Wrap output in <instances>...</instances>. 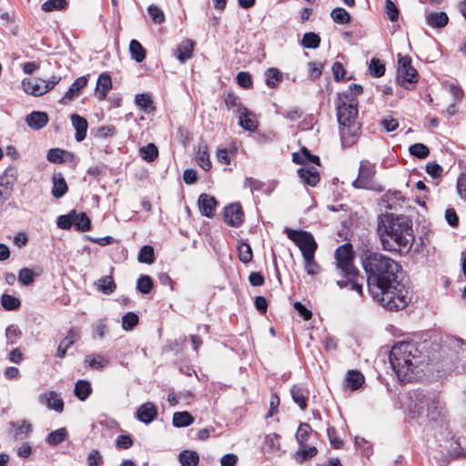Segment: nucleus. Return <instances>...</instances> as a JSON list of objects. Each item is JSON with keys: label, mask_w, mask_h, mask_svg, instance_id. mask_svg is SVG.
<instances>
[{"label": "nucleus", "mask_w": 466, "mask_h": 466, "mask_svg": "<svg viewBox=\"0 0 466 466\" xmlns=\"http://www.w3.org/2000/svg\"><path fill=\"white\" fill-rule=\"evenodd\" d=\"M362 266L369 291L376 302L389 310H400L408 305L409 292L400 279L401 266L397 261L367 250L362 255Z\"/></svg>", "instance_id": "obj_1"}, {"label": "nucleus", "mask_w": 466, "mask_h": 466, "mask_svg": "<svg viewBox=\"0 0 466 466\" xmlns=\"http://www.w3.org/2000/svg\"><path fill=\"white\" fill-rule=\"evenodd\" d=\"M378 233L385 250L408 252L414 240L410 221L407 217L393 214L379 218Z\"/></svg>", "instance_id": "obj_2"}, {"label": "nucleus", "mask_w": 466, "mask_h": 466, "mask_svg": "<svg viewBox=\"0 0 466 466\" xmlns=\"http://www.w3.org/2000/svg\"><path fill=\"white\" fill-rule=\"evenodd\" d=\"M390 363L400 381L406 383L420 376L421 353L414 342L399 341L391 348Z\"/></svg>", "instance_id": "obj_3"}, {"label": "nucleus", "mask_w": 466, "mask_h": 466, "mask_svg": "<svg viewBox=\"0 0 466 466\" xmlns=\"http://www.w3.org/2000/svg\"><path fill=\"white\" fill-rule=\"evenodd\" d=\"M358 99L347 94H338L336 108L340 126L339 133L343 146L350 147L356 143L360 125L358 117Z\"/></svg>", "instance_id": "obj_4"}, {"label": "nucleus", "mask_w": 466, "mask_h": 466, "mask_svg": "<svg viewBox=\"0 0 466 466\" xmlns=\"http://www.w3.org/2000/svg\"><path fill=\"white\" fill-rule=\"evenodd\" d=\"M408 415L417 419L426 415L430 420H435L444 410V403L436 392H423L414 390L409 392L405 401Z\"/></svg>", "instance_id": "obj_5"}, {"label": "nucleus", "mask_w": 466, "mask_h": 466, "mask_svg": "<svg viewBox=\"0 0 466 466\" xmlns=\"http://www.w3.org/2000/svg\"><path fill=\"white\" fill-rule=\"evenodd\" d=\"M448 360L458 372L466 370V342L456 337L447 338Z\"/></svg>", "instance_id": "obj_6"}, {"label": "nucleus", "mask_w": 466, "mask_h": 466, "mask_svg": "<svg viewBox=\"0 0 466 466\" xmlns=\"http://www.w3.org/2000/svg\"><path fill=\"white\" fill-rule=\"evenodd\" d=\"M335 259L337 268L341 270L344 277L351 279L357 276L358 269L353 265V248L350 244L339 246L335 251Z\"/></svg>", "instance_id": "obj_7"}, {"label": "nucleus", "mask_w": 466, "mask_h": 466, "mask_svg": "<svg viewBox=\"0 0 466 466\" xmlns=\"http://www.w3.org/2000/svg\"><path fill=\"white\" fill-rule=\"evenodd\" d=\"M285 233L287 234V237L300 249L302 257L315 255L318 244L311 233L291 228H286Z\"/></svg>", "instance_id": "obj_8"}, {"label": "nucleus", "mask_w": 466, "mask_h": 466, "mask_svg": "<svg viewBox=\"0 0 466 466\" xmlns=\"http://www.w3.org/2000/svg\"><path fill=\"white\" fill-rule=\"evenodd\" d=\"M60 80L61 77L56 76H53L48 81L41 78H25L22 81V87L26 94L39 96L53 89Z\"/></svg>", "instance_id": "obj_9"}, {"label": "nucleus", "mask_w": 466, "mask_h": 466, "mask_svg": "<svg viewBox=\"0 0 466 466\" xmlns=\"http://www.w3.org/2000/svg\"><path fill=\"white\" fill-rule=\"evenodd\" d=\"M375 173V166L368 160H362L360 165L359 176L352 182V186L356 188L376 189L373 181Z\"/></svg>", "instance_id": "obj_10"}, {"label": "nucleus", "mask_w": 466, "mask_h": 466, "mask_svg": "<svg viewBox=\"0 0 466 466\" xmlns=\"http://www.w3.org/2000/svg\"><path fill=\"white\" fill-rule=\"evenodd\" d=\"M397 80L406 88H408L407 84H414L418 81L417 70L411 66V59L408 56H400L398 60Z\"/></svg>", "instance_id": "obj_11"}, {"label": "nucleus", "mask_w": 466, "mask_h": 466, "mask_svg": "<svg viewBox=\"0 0 466 466\" xmlns=\"http://www.w3.org/2000/svg\"><path fill=\"white\" fill-rule=\"evenodd\" d=\"M225 222L234 228H238L244 221V213L239 203H232L225 208Z\"/></svg>", "instance_id": "obj_12"}, {"label": "nucleus", "mask_w": 466, "mask_h": 466, "mask_svg": "<svg viewBox=\"0 0 466 466\" xmlns=\"http://www.w3.org/2000/svg\"><path fill=\"white\" fill-rule=\"evenodd\" d=\"M39 402L57 412H62L64 410V401L55 391H47L41 394L39 396Z\"/></svg>", "instance_id": "obj_13"}, {"label": "nucleus", "mask_w": 466, "mask_h": 466, "mask_svg": "<svg viewBox=\"0 0 466 466\" xmlns=\"http://www.w3.org/2000/svg\"><path fill=\"white\" fill-rule=\"evenodd\" d=\"M198 204L202 215L208 218L214 216L217 208V201L214 197L203 193L198 197Z\"/></svg>", "instance_id": "obj_14"}, {"label": "nucleus", "mask_w": 466, "mask_h": 466, "mask_svg": "<svg viewBox=\"0 0 466 466\" xmlns=\"http://www.w3.org/2000/svg\"><path fill=\"white\" fill-rule=\"evenodd\" d=\"M32 425L25 420L10 423V432L15 440L27 438L32 432Z\"/></svg>", "instance_id": "obj_15"}, {"label": "nucleus", "mask_w": 466, "mask_h": 466, "mask_svg": "<svg viewBox=\"0 0 466 466\" xmlns=\"http://www.w3.org/2000/svg\"><path fill=\"white\" fill-rule=\"evenodd\" d=\"M194 45L195 43L191 39H186L174 50V56L181 64L186 63L193 56Z\"/></svg>", "instance_id": "obj_16"}, {"label": "nucleus", "mask_w": 466, "mask_h": 466, "mask_svg": "<svg viewBox=\"0 0 466 466\" xmlns=\"http://www.w3.org/2000/svg\"><path fill=\"white\" fill-rule=\"evenodd\" d=\"M79 339L80 332L76 329H70L66 338L60 342L57 349L56 356L60 359L65 358L66 355L67 349L71 347Z\"/></svg>", "instance_id": "obj_17"}, {"label": "nucleus", "mask_w": 466, "mask_h": 466, "mask_svg": "<svg viewBox=\"0 0 466 466\" xmlns=\"http://www.w3.org/2000/svg\"><path fill=\"white\" fill-rule=\"evenodd\" d=\"M157 415V410L152 402H147L141 405L137 411V420L146 424L152 422Z\"/></svg>", "instance_id": "obj_18"}, {"label": "nucleus", "mask_w": 466, "mask_h": 466, "mask_svg": "<svg viewBox=\"0 0 466 466\" xmlns=\"http://www.w3.org/2000/svg\"><path fill=\"white\" fill-rule=\"evenodd\" d=\"M301 181L310 187H314L319 181V174L314 167H302L298 170Z\"/></svg>", "instance_id": "obj_19"}, {"label": "nucleus", "mask_w": 466, "mask_h": 466, "mask_svg": "<svg viewBox=\"0 0 466 466\" xmlns=\"http://www.w3.org/2000/svg\"><path fill=\"white\" fill-rule=\"evenodd\" d=\"M71 122L76 129V140L77 142L83 141L86 137L88 127L86 119L77 114H72Z\"/></svg>", "instance_id": "obj_20"}, {"label": "nucleus", "mask_w": 466, "mask_h": 466, "mask_svg": "<svg viewBox=\"0 0 466 466\" xmlns=\"http://www.w3.org/2000/svg\"><path fill=\"white\" fill-rule=\"evenodd\" d=\"M238 125L247 131H255L258 128V121L255 115L248 108L241 111L238 116Z\"/></svg>", "instance_id": "obj_21"}, {"label": "nucleus", "mask_w": 466, "mask_h": 466, "mask_svg": "<svg viewBox=\"0 0 466 466\" xmlns=\"http://www.w3.org/2000/svg\"><path fill=\"white\" fill-rule=\"evenodd\" d=\"M292 159L295 163L302 165L303 167H308L310 163L319 165V157L311 155L306 147L301 148L299 152L293 153Z\"/></svg>", "instance_id": "obj_22"}, {"label": "nucleus", "mask_w": 466, "mask_h": 466, "mask_svg": "<svg viewBox=\"0 0 466 466\" xmlns=\"http://www.w3.org/2000/svg\"><path fill=\"white\" fill-rule=\"evenodd\" d=\"M112 87V80L109 75L101 74L96 81V93L99 100H104Z\"/></svg>", "instance_id": "obj_23"}, {"label": "nucleus", "mask_w": 466, "mask_h": 466, "mask_svg": "<svg viewBox=\"0 0 466 466\" xmlns=\"http://www.w3.org/2000/svg\"><path fill=\"white\" fill-rule=\"evenodd\" d=\"M48 122V116L45 112L34 111L26 116L27 125L35 130L43 128Z\"/></svg>", "instance_id": "obj_24"}, {"label": "nucleus", "mask_w": 466, "mask_h": 466, "mask_svg": "<svg viewBox=\"0 0 466 466\" xmlns=\"http://www.w3.org/2000/svg\"><path fill=\"white\" fill-rule=\"evenodd\" d=\"M449 22V16L445 12H431L426 15V23L432 28H442Z\"/></svg>", "instance_id": "obj_25"}, {"label": "nucleus", "mask_w": 466, "mask_h": 466, "mask_svg": "<svg viewBox=\"0 0 466 466\" xmlns=\"http://www.w3.org/2000/svg\"><path fill=\"white\" fill-rule=\"evenodd\" d=\"M364 381V375L360 371L350 370L347 372L345 383L346 387L350 388L351 390H359L363 385Z\"/></svg>", "instance_id": "obj_26"}, {"label": "nucleus", "mask_w": 466, "mask_h": 466, "mask_svg": "<svg viewBox=\"0 0 466 466\" xmlns=\"http://www.w3.org/2000/svg\"><path fill=\"white\" fill-rule=\"evenodd\" d=\"M52 195L56 198L63 197L67 192V184L61 173H55L52 177Z\"/></svg>", "instance_id": "obj_27"}, {"label": "nucleus", "mask_w": 466, "mask_h": 466, "mask_svg": "<svg viewBox=\"0 0 466 466\" xmlns=\"http://www.w3.org/2000/svg\"><path fill=\"white\" fill-rule=\"evenodd\" d=\"M72 215L74 216V226L76 230L86 232L91 228V220L86 213L77 212L76 210L73 209Z\"/></svg>", "instance_id": "obj_28"}, {"label": "nucleus", "mask_w": 466, "mask_h": 466, "mask_svg": "<svg viewBox=\"0 0 466 466\" xmlns=\"http://www.w3.org/2000/svg\"><path fill=\"white\" fill-rule=\"evenodd\" d=\"M86 84L87 79L86 76H80L76 78L62 97L61 102L64 100L74 99L76 96H78L80 90L84 88L86 86Z\"/></svg>", "instance_id": "obj_29"}, {"label": "nucleus", "mask_w": 466, "mask_h": 466, "mask_svg": "<svg viewBox=\"0 0 466 466\" xmlns=\"http://www.w3.org/2000/svg\"><path fill=\"white\" fill-rule=\"evenodd\" d=\"M225 105L228 110H231L232 113L236 116L240 114L241 111L247 109L246 106H243L241 100L238 96H237L234 93H228L225 98Z\"/></svg>", "instance_id": "obj_30"}, {"label": "nucleus", "mask_w": 466, "mask_h": 466, "mask_svg": "<svg viewBox=\"0 0 466 466\" xmlns=\"http://www.w3.org/2000/svg\"><path fill=\"white\" fill-rule=\"evenodd\" d=\"M73 155L60 148H52L47 152L46 158L51 163L61 164L71 159Z\"/></svg>", "instance_id": "obj_31"}, {"label": "nucleus", "mask_w": 466, "mask_h": 466, "mask_svg": "<svg viewBox=\"0 0 466 466\" xmlns=\"http://www.w3.org/2000/svg\"><path fill=\"white\" fill-rule=\"evenodd\" d=\"M85 366L89 367L93 370H103L106 368L109 361L101 354L87 355L84 360Z\"/></svg>", "instance_id": "obj_32"}, {"label": "nucleus", "mask_w": 466, "mask_h": 466, "mask_svg": "<svg viewBox=\"0 0 466 466\" xmlns=\"http://www.w3.org/2000/svg\"><path fill=\"white\" fill-rule=\"evenodd\" d=\"M195 160L198 165L205 171H208L211 168V161L208 154V146L199 145L198 151L195 156Z\"/></svg>", "instance_id": "obj_33"}, {"label": "nucleus", "mask_w": 466, "mask_h": 466, "mask_svg": "<svg viewBox=\"0 0 466 466\" xmlns=\"http://www.w3.org/2000/svg\"><path fill=\"white\" fill-rule=\"evenodd\" d=\"M293 400L299 406L301 410L307 408V390L299 386L294 385L290 390Z\"/></svg>", "instance_id": "obj_34"}, {"label": "nucleus", "mask_w": 466, "mask_h": 466, "mask_svg": "<svg viewBox=\"0 0 466 466\" xmlns=\"http://www.w3.org/2000/svg\"><path fill=\"white\" fill-rule=\"evenodd\" d=\"M97 289L104 294H112L116 290V283L112 276H106L96 282Z\"/></svg>", "instance_id": "obj_35"}, {"label": "nucleus", "mask_w": 466, "mask_h": 466, "mask_svg": "<svg viewBox=\"0 0 466 466\" xmlns=\"http://www.w3.org/2000/svg\"><path fill=\"white\" fill-rule=\"evenodd\" d=\"M193 422L194 418L187 411H177L173 415V425L177 428L187 427Z\"/></svg>", "instance_id": "obj_36"}, {"label": "nucleus", "mask_w": 466, "mask_h": 466, "mask_svg": "<svg viewBox=\"0 0 466 466\" xmlns=\"http://www.w3.org/2000/svg\"><path fill=\"white\" fill-rule=\"evenodd\" d=\"M182 466H197L199 461V456L197 451H184L178 456Z\"/></svg>", "instance_id": "obj_37"}, {"label": "nucleus", "mask_w": 466, "mask_h": 466, "mask_svg": "<svg viewBox=\"0 0 466 466\" xmlns=\"http://www.w3.org/2000/svg\"><path fill=\"white\" fill-rule=\"evenodd\" d=\"M129 51L131 57L137 63L142 62L146 58V50L137 40H131L129 44Z\"/></svg>", "instance_id": "obj_38"}, {"label": "nucleus", "mask_w": 466, "mask_h": 466, "mask_svg": "<svg viewBox=\"0 0 466 466\" xmlns=\"http://www.w3.org/2000/svg\"><path fill=\"white\" fill-rule=\"evenodd\" d=\"M91 391V385L87 380H80L76 383L74 392L80 400H86Z\"/></svg>", "instance_id": "obj_39"}, {"label": "nucleus", "mask_w": 466, "mask_h": 466, "mask_svg": "<svg viewBox=\"0 0 466 466\" xmlns=\"http://www.w3.org/2000/svg\"><path fill=\"white\" fill-rule=\"evenodd\" d=\"M265 76L266 85L271 88L278 86L282 81L281 72L275 67L268 68L265 73Z\"/></svg>", "instance_id": "obj_40"}, {"label": "nucleus", "mask_w": 466, "mask_h": 466, "mask_svg": "<svg viewBox=\"0 0 466 466\" xmlns=\"http://www.w3.org/2000/svg\"><path fill=\"white\" fill-rule=\"evenodd\" d=\"M1 306L8 311L16 310L21 306V300L9 294H3L0 298Z\"/></svg>", "instance_id": "obj_41"}, {"label": "nucleus", "mask_w": 466, "mask_h": 466, "mask_svg": "<svg viewBox=\"0 0 466 466\" xmlns=\"http://www.w3.org/2000/svg\"><path fill=\"white\" fill-rule=\"evenodd\" d=\"M238 258L244 264L250 262L253 258V252L250 245L241 240L238 245Z\"/></svg>", "instance_id": "obj_42"}, {"label": "nucleus", "mask_w": 466, "mask_h": 466, "mask_svg": "<svg viewBox=\"0 0 466 466\" xmlns=\"http://www.w3.org/2000/svg\"><path fill=\"white\" fill-rule=\"evenodd\" d=\"M317 449L314 446H301L295 453V460L302 463L303 461L313 458L317 455Z\"/></svg>", "instance_id": "obj_43"}, {"label": "nucleus", "mask_w": 466, "mask_h": 466, "mask_svg": "<svg viewBox=\"0 0 466 466\" xmlns=\"http://www.w3.org/2000/svg\"><path fill=\"white\" fill-rule=\"evenodd\" d=\"M141 157L147 162H153L158 156V149L155 144L149 143L139 149Z\"/></svg>", "instance_id": "obj_44"}, {"label": "nucleus", "mask_w": 466, "mask_h": 466, "mask_svg": "<svg viewBox=\"0 0 466 466\" xmlns=\"http://www.w3.org/2000/svg\"><path fill=\"white\" fill-rule=\"evenodd\" d=\"M384 198L387 202L386 208L389 209L397 208V206H400V202L404 200L400 191H388Z\"/></svg>", "instance_id": "obj_45"}, {"label": "nucleus", "mask_w": 466, "mask_h": 466, "mask_svg": "<svg viewBox=\"0 0 466 466\" xmlns=\"http://www.w3.org/2000/svg\"><path fill=\"white\" fill-rule=\"evenodd\" d=\"M135 103L147 113L154 109L152 98L148 94H137L135 97Z\"/></svg>", "instance_id": "obj_46"}, {"label": "nucleus", "mask_w": 466, "mask_h": 466, "mask_svg": "<svg viewBox=\"0 0 466 466\" xmlns=\"http://www.w3.org/2000/svg\"><path fill=\"white\" fill-rule=\"evenodd\" d=\"M330 16L335 23L339 25L350 23L351 18L349 12L342 7L334 8L330 13Z\"/></svg>", "instance_id": "obj_47"}, {"label": "nucleus", "mask_w": 466, "mask_h": 466, "mask_svg": "<svg viewBox=\"0 0 466 466\" xmlns=\"http://www.w3.org/2000/svg\"><path fill=\"white\" fill-rule=\"evenodd\" d=\"M67 436V431L66 428H60L56 431L50 432L46 437V442L50 445H58L63 442Z\"/></svg>", "instance_id": "obj_48"}, {"label": "nucleus", "mask_w": 466, "mask_h": 466, "mask_svg": "<svg viewBox=\"0 0 466 466\" xmlns=\"http://www.w3.org/2000/svg\"><path fill=\"white\" fill-rule=\"evenodd\" d=\"M319 44H320V37L313 32L306 33L303 35L302 40H301V45L305 48L315 49V48L319 47Z\"/></svg>", "instance_id": "obj_49"}, {"label": "nucleus", "mask_w": 466, "mask_h": 466, "mask_svg": "<svg viewBox=\"0 0 466 466\" xmlns=\"http://www.w3.org/2000/svg\"><path fill=\"white\" fill-rule=\"evenodd\" d=\"M304 268L309 275L315 276L320 272L319 265L315 261V255L303 257Z\"/></svg>", "instance_id": "obj_50"}, {"label": "nucleus", "mask_w": 466, "mask_h": 466, "mask_svg": "<svg viewBox=\"0 0 466 466\" xmlns=\"http://www.w3.org/2000/svg\"><path fill=\"white\" fill-rule=\"evenodd\" d=\"M310 431L311 427L309 426V424L306 422L300 423L296 433V440L300 446H304L306 444Z\"/></svg>", "instance_id": "obj_51"}, {"label": "nucleus", "mask_w": 466, "mask_h": 466, "mask_svg": "<svg viewBox=\"0 0 466 466\" xmlns=\"http://www.w3.org/2000/svg\"><path fill=\"white\" fill-rule=\"evenodd\" d=\"M36 277V274L28 268H23L18 272V281L24 286L31 285Z\"/></svg>", "instance_id": "obj_52"}, {"label": "nucleus", "mask_w": 466, "mask_h": 466, "mask_svg": "<svg viewBox=\"0 0 466 466\" xmlns=\"http://www.w3.org/2000/svg\"><path fill=\"white\" fill-rule=\"evenodd\" d=\"M153 288V280L147 275L139 277L137 282V289L142 294H148Z\"/></svg>", "instance_id": "obj_53"}, {"label": "nucleus", "mask_w": 466, "mask_h": 466, "mask_svg": "<svg viewBox=\"0 0 466 466\" xmlns=\"http://www.w3.org/2000/svg\"><path fill=\"white\" fill-rule=\"evenodd\" d=\"M22 335L21 330L15 325H9L5 329V339L7 345H14L17 342Z\"/></svg>", "instance_id": "obj_54"}, {"label": "nucleus", "mask_w": 466, "mask_h": 466, "mask_svg": "<svg viewBox=\"0 0 466 466\" xmlns=\"http://www.w3.org/2000/svg\"><path fill=\"white\" fill-rule=\"evenodd\" d=\"M369 71L372 76L380 77L385 74V66L380 59L371 58Z\"/></svg>", "instance_id": "obj_55"}, {"label": "nucleus", "mask_w": 466, "mask_h": 466, "mask_svg": "<svg viewBox=\"0 0 466 466\" xmlns=\"http://www.w3.org/2000/svg\"><path fill=\"white\" fill-rule=\"evenodd\" d=\"M137 259L142 263L152 264L154 262V248L148 245L142 247Z\"/></svg>", "instance_id": "obj_56"}, {"label": "nucleus", "mask_w": 466, "mask_h": 466, "mask_svg": "<svg viewBox=\"0 0 466 466\" xmlns=\"http://www.w3.org/2000/svg\"><path fill=\"white\" fill-rule=\"evenodd\" d=\"M409 151L410 155L420 159L426 158L430 154L428 147L421 143H416L411 145L409 148Z\"/></svg>", "instance_id": "obj_57"}, {"label": "nucleus", "mask_w": 466, "mask_h": 466, "mask_svg": "<svg viewBox=\"0 0 466 466\" xmlns=\"http://www.w3.org/2000/svg\"><path fill=\"white\" fill-rule=\"evenodd\" d=\"M66 5V0H47L42 5V10L45 12L62 10Z\"/></svg>", "instance_id": "obj_58"}, {"label": "nucleus", "mask_w": 466, "mask_h": 466, "mask_svg": "<svg viewBox=\"0 0 466 466\" xmlns=\"http://www.w3.org/2000/svg\"><path fill=\"white\" fill-rule=\"evenodd\" d=\"M138 323V317L134 312H127L122 318V328L131 330Z\"/></svg>", "instance_id": "obj_59"}, {"label": "nucleus", "mask_w": 466, "mask_h": 466, "mask_svg": "<svg viewBox=\"0 0 466 466\" xmlns=\"http://www.w3.org/2000/svg\"><path fill=\"white\" fill-rule=\"evenodd\" d=\"M147 12L152 21L155 24H162L165 21V15L163 11L158 8L157 5H151L147 8Z\"/></svg>", "instance_id": "obj_60"}, {"label": "nucleus", "mask_w": 466, "mask_h": 466, "mask_svg": "<svg viewBox=\"0 0 466 466\" xmlns=\"http://www.w3.org/2000/svg\"><path fill=\"white\" fill-rule=\"evenodd\" d=\"M385 11L387 14L388 18L392 21L396 22L399 19V9L391 0H386L385 1Z\"/></svg>", "instance_id": "obj_61"}, {"label": "nucleus", "mask_w": 466, "mask_h": 466, "mask_svg": "<svg viewBox=\"0 0 466 466\" xmlns=\"http://www.w3.org/2000/svg\"><path fill=\"white\" fill-rule=\"evenodd\" d=\"M73 217L72 210L66 215L59 216L56 220L57 227L62 229H69L74 226Z\"/></svg>", "instance_id": "obj_62"}, {"label": "nucleus", "mask_w": 466, "mask_h": 466, "mask_svg": "<svg viewBox=\"0 0 466 466\" xmlns=\"http://www.w3.org/2000/svg\"><path fill=\"white\" fill-rule=\"evenodd\" d=\"M236 151H237L236 147H234L230 151L228 150L227 148L218 147L217 149V159L218 162H220L222 164L228 165V164H230L229 155L235 154Z\"/></svg>", "instance_id": "obj_63"}, {"label": "nucleus", "mask_w": 466, "mask_h": 466, "mask_svg": "<svg viewBox=\"0 0 466 466\" xmlns=\"http://www.w3.org/2000/svg\"><path fill=\"white\" fill-rule=\"evenodd\" d=\"M104 462L103 456L98 450H92L86 458L88 466H101Z\"/></svg>", "instance_id": "obj_64"}]
</instances>
